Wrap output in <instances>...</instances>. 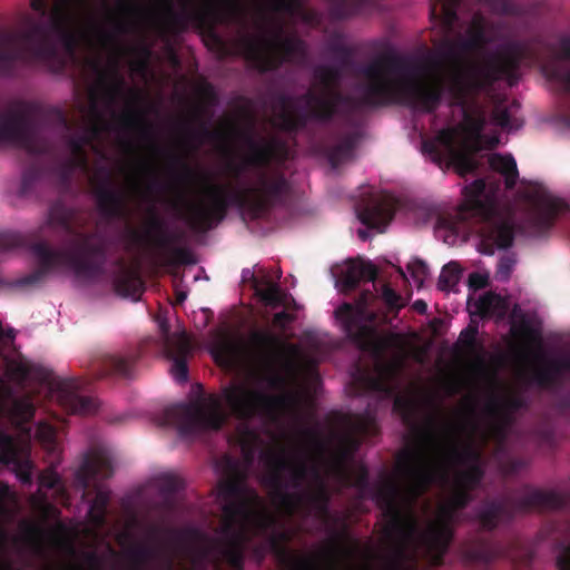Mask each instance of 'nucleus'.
I'll return each instance as SVG.
<instances>
[{"label":"nucleus","mask_w":570,"mask_h":570,"mask_svg":"<svg viewBox=\"0 0 570 570\" xmlns=\"http://www.w3.org/2000/svg\"><path fill=\"white\" fill-rule=\"evenodd\" d=\"M37 106L28 101H14L8 111H0V144L10 142L31 155H42L46 146L38 144L32 118Z\"/></svg>","instance_id":"nucleus-18"},{"label":"nucleus","mask_w":570,"mask_h":570,"mask_svg":"<svg viewBox=\"0 0 570 570\" xmlns=\"http://www.w3.org/2000/svg\"><path fill=\"white\" fill-rule=\"evenodd\" d=\"M382 299L390 309H400L402 307L401 295L387 284L382 288Z\"/></svg>","instance_id":"nucleus-51"},{"label":"nucleus","mask_w":570,"mask_h":570,"mask_svg":"<svg viewBox=\"0 0 570 570\" xmlns=\"http://www.w3.org/2000/svg\"><path fill=\"white\" fill-rule=\"evenodd\" d=\"M227 475L218 484L223 519L219 537L214 540L220 558L233 569H244V550L255 534L266 533L271 552L287 570H336L346 531L332 530L331 547L313 554H299L288 548L293 534L276 529L277 519L268 512L257 491L247 484L248 471L238 460L223 459Z\"/></svg>","instance_id":"nucleus-3"},{"label":"nucleus","mask_w":570,"mask_h":570,"mask_svg":"<svg viewBox=\"0 0 570 570\" xmlns=\"http://www.w3.org/2000/svg\"><path fill=\"white\" fill-rule=\"evenodd\" d=\"M9 419L17 424L32 420L36 409L29 396L14 397L6 409Z\"/></svg>","instance_id":"nucleus-41"},{"label":"nucleus","mask_w":570,"mask_h":570,"mask_svg":"<svg viewBox=\"0 0 570 570\" xmlns=\"http://www.w3.org/2000/svg\"><path fill=\"white\" fill-rule=\"evenodd\" d=\"M489 166L492 170L504 177L505 188H514L519 178L517 163L511 155L493 154L489 157Z\"/></svg>","instance_id":"nucleus-38"},{"label":"nucleus","mask_w":570,"mask_h":570,"mask_svg":"<svg viewBox=\"0 0 570 570\" xmlns=\"http://www.w3.org/2000/svg\"><path fill=\"white\" fill-rule=\"evenodd\" d=\"M236 436L246 463L247 465H250L254 461L255 453L262 443L261 435L257 433V431L248 426L247 423H242L237 428Z\"/></svg>","instance_id":"nucleus-39"},{"label":"nucleus","mask_w":570,"mask_h":570,"mask_svg":"<svg viewBox=\"0 0 570 570\" xmlns=\"http://www.w3.org/2000/svg\"><path fill=\"white\" fill-rule=\"evenodd\" d=\"M0 461L6 465H12L22 483H31V462L21 458L14 438L3 431H0Z\"/></svg>","instance_id":"nucleus-30"},{"label":"nucleus","mask_w":570,"mask_h":570,"mask_svg":"<svg viewBox=\"0 0 570 570\" xmlns=\"http://www.w3.org/2000/svg\"><path fill=\"white\" fill-rule=\"evenodd\" d=\"M157 489L163 497V505L167 510H174V495L184 488L183 480L175 474H161L156 479Z\"/></svg>","instance_id":"nucleus-40"},{"label":"nucleus","mask_w":570,"mask_h":570,"mask_svg":"<svg viewBox=\"0 0 570 570\" xmlns=\"http://www.w3.org/2000/svg\"><path fill=\"white\" fill-rule=\"evenodd\" d=\"M239 43L244 55L262 72L275 71L284 62H302L306 59L305 42L297 36H283V28L272 38L243 35Z\"/></svg>","instance_id":"nucleus-17"},{"label":"nucleus","mask_w":570,"mask_h":570,"mask_svg":"<svg viewBox=\"0 0 570 570\" xmlns=\"http://www.w3.org/2000/svg\"><path fill=\"white\" fill-rule=\"evenodd\" d=\"M198 92L199 95L210 105L215 104L216 100H217V95L215 92V89L214 87L206 82L204 85H202L199 88H198Z\"/></svg>","instance_id":"nucleus-60"},{"label":"nucleus","mask_w":570,"mask_h":570,"mask_svg":"<svg viewBox=\"0 0 570 570\" xmlns=\"http://www.w3.org/2000/svg\"><path fill=\"white\" fill-rule=\"evenodd\" d=\"M161 330L166 335L167 356L173 362L170 372L178 383H185L188 380L187 358L191 352L190 342L185 334L170 337L168 334L169 328L166 324L161 325Z\"/></svg>","instance_id":"nucleus-27"},{"label":"nucleus","mask_w":570,"mask_h":570,"mask_svg":"<svg viewBox=\"0 0 570 570\" xmlns=\"http://www.w3.org/2000/svg\"><path fill=\"white\" fill-rule=\"evenodd\" d=\"M244 127L237 121H228L226 132L209 130L202 125L199 130H189V138L199 142L203 139L233 138L242 141L249 154L244 164L255 167L252 179L246 185H223L207 183L203 196L196 199L181 198L177 205L179 217L188 227L198 233H206L222 223L230 207L246 210L253 219L263 218L269 212L285 203L291 186L285 175L279 170L265 169L275 158L284 144L275 138H261L254 135L256 119L246 108L240 111Z\"/></svg>","instance_id":"nucleus-2"},{"label":"nucleus","mask_w":570,"mask_h":570,"mask_svg":"<svg viewBox=\"0 0 570 570\" xmlns=\"http://www.w3.org/2000/svg\"><path fill=\"white\" fill-rule=\"evenodd\" d=\"M468 282H469L470 288L478 291V289H483L488 286L489 278L487 275H483L478 272H473L469 275Z\"/></svg>","instance_id":"nucleus-59"},{"label":"nucleus","mask_w":570,"mask_h":570,"mask_svg":"<svg viewBox=\"0 0 570 570\" xmlns=\"http://www.w3.org/2000/svg\"><path fill=\"white\" fill-rule=\"evenodd\" d=\"M374 298L370 289L363 291L354 303H343L334 312L335 318L348 340L360 346L367 344L373 336L371 323L375 315L368 311Z\"/></svg>","instance_id":"nucleus-21"},{"label":"nucleus","mask_w":570,"mask_h":570,"mask_svg":"<svg viewBox=\"0 0 570 570\" xmlns=\"http://www.w3.org/2000/svg\"><path fill=\"white\" fill-rule=\"evenodd\" d=\"M397 202L390 195L373 196L357 207V217L363 225L383 233L393 220Z\"/></svg>","instance_id":"nucleus-23"},{"label":"nucleus","mask_w":570,"mask_h":570,"mask_svg":"<svg viewBox=\"0 0 570 570\" xmlns=\"http://www.w3.org/2000/svg\"><path fill=\"white\" fill-rule=\"evenodd\" d=\"M81 387V381L76 379L62 380L57 383V400L66 412L88 415L96 411L97 403L95 399L82 395Z\"/></svg>","instance_id":"nucleus-25"},{"label":"nucleus","mask_w":570,"mask_h":570,"mask_svg":"<svg viewBox=\"0 0 570 570\" xmlns=\"http://www.w3.org/2000/svg\"><path fill=\"white\" fill-rule=\"evenodd\" d=\"M330 50L335 56H337V58H340V60L342 61L343 65L350 63L353 52L347 46H345L341 42H333L330 45Z\"/></svg>","instance_id":"nucleus-54"},{"label":"nucleus","mask_w":570,"mask_h":570,"mask_svg":"<svg viewBox=\"0 0 570 570\" xmlns=\"http://www.w3.org/2000/svg\"><path fill=\"white\" fill-rule=\"evenodd\" d=\"M377 273V268L371 262L351 258L341 268L337 284L341 286V291L347 294L356 289L362 281L374 282Z\"/></svg>","instance_id":"nucleus-28"},{"label":"nucleus","mask_w":570,"mask_h":570,"mask_svg":"<svg viewBox=\"0 0 570 570\" xmlns=\"http://www.w3.org/2000/svg\"><path fill=\"white\" fill-rule=\"evenodd\" d=\"M169 161L173 166H179L184 180H190L196 176V171L180 156L170 154Z\"/></svg>","instance_id":"nucleus-53"},{"label":"nucleus","mask_w":570,"mask_h":570,"mask_svg":"<svg viewBox=\"0 0 570 570\" xmlns=\"http://www.w3.org/2000/svg\"><path fill=\"white\" fill-rule=\"evenodd\" d=\"M514 261L511 257H502L498 264L497 278L505 281L510 277Z\"/></svg>","instance_id":"nucleus-56"},{"label":"nucleus","mask_w":570,"mask_h":570,"mask_svg":"<svg viewBox=\"0 0 570 570\" xmlns=\"http://www.w3.org/2000/svg\"><path fill=\"white\" fill-rule=\"evenodd\" d=\"M167 533L170 534L177 541H184L199 535L198 530L194 528H186L183 530L168 529Z\"/></svg>","instance_id":"nucleus-58"},{"label":"nucleus","mask_w":570,"mask_h":570,"mask_svg":"<svg viewBox=\"0 0 570 570\" xmlns=\"http://www.w3.org/2000/svg\"><path fill=\"white\" fill-rule=\"evenodd\" d=\"M249 277L255 294L259 299L271 308H277L279 306L287 307L289 301L294 303V298L284 292L278 284L272 282L267 276L262 278L257 277L249 269L243 271V279Z\"/></svg>","instance_id":"nucleus-29"},{"label":"nucleus","mask_w":570,"mask_h":570,"mask_svg":"<svg viewBox=\"0 0 570 570\" xmlns=\"http://www.w3.org/2000/svg\"><path fill=\"white\" fill-rule=\"evenodd\" d=\"M473 95H470L469 99ZM463 109V125L461 127H448L441 129L433 139L422 142V151L440 168L453 167L460 176L473 174L479 168V161L473 157L474 153L484 147L494 149L499 142L497 137H487L482 134L485 125L483 116L472 115Z\"/></svg>","instance_id":"nucleus-12"},{"label":"nucleus","mask_w":570,"mask_h":570,"mask_svg":"<svg viewBox=\"0 0 570 570\" xmlns=\"http://www.w3.org/2000/svg\"><path fill=\"white\" fill-rule=\"evenodd\" d=\"M91 2H30L37 19L28 18L21 30L4 31L0 28V42L8 47L0 48V76H10L19 61L41 60L59 62L60 49L73 57L81 43L91 49L110 51L107 67L100 59L88 58L87 66L97 75L98 83L104 89L110 105L117 99L128 97V106L120 114H112L119 128L137 131L144 139L153 141V149L159 150L154 141V125L147 119V111L140 108L145 101L139 90L127 89L125 78L119 72V59L124 53L120 37L132 32L136 23L127 18L107 13L104 20L88 14L83 22L72 4ZM110 4L111 2H99ZM115 4H142L144 2H114ZM161 4L163 14L156 20L155 28L165 42L194 29L200 33L206 45L220 57L229 55V48L218 35L216 24L219 16L215 4L229 2H148Z\"/></svg>","instance_id":"nucleus-1"},{"label":"nucleus","mask_w":570,"mask_h":570,"mask_svg":"<svg viewBox=\"0 0 570 570\" xmlns=\"http://www.w3.org/2000/svg\"><path fill=\"white\" fill-rule=\"evenodd\" d=\"M89 185L98 212L104 218L112 220L128 217L126 195L117 188L114 173L108 166H95Z\"/></svg>","instance_id":"nucleus-20"},{"label":"nucleus","mask_w":570,"mask_h":570,"mask_svg":"<svg viewBox=\"0 0 570 570\" xmlns=\"http://www.w3.org/2000/svg\"><path fill=\"white\" fill-rule=\"evenodd\" d=\"M464 202L460 205L459 214L462 219H472L473 228L480 237V252L484 255L494 254L495 249L512 246L514 229L497 208L495 203L484 197L485 180L475 179L464 189Z\"/></svg>","instance_id":"nucleus-13"},{"label":"nucleus","mask_w":570,"mask_h":570,"mask_svg":"<svg viewBox=\"0 0 570 570\" xmlns=\"http://www.w3.org/2000/svg\"><path fill=\"white\" fill-rule=\"evenodd\" d=\"M140 356L141 350L138 346L125 352L107 355L102 360V374L131 379Z\"/></svg>","instance_id":"nucleus-32"},{"label":"nucleus","mask_w":570,"mask_h":570,"mask_svg":"<svg viewBox=\"0 0 570 570\" xmlns=\"http://www.w3.org/2000/svg\"><path fill=\"white\" fill-rule=\"evenodd\" d=\"M171 253L174 258L181 264L194 263L191 253L186 248L176 247L173 248Z\"/></svg>","instance_id":"nucleus-61"},{"label":"nucleus","mask_w":570,"mask_h":570,"mask_svg":"<svg viewBox=\"0 0 570 570\" xmlns=\"http://www.w3.org/2000/svg\"><path fill=\"white\" fill-rule=\"evenodd\" d=\"M360 141V134L351 131L340 138V140L326 147L325 154L332 167L336 168L353 157L354 150Z\"/></svg>","instance_id":"nucleus-35"},{"label":"nucleus","mask_w":570,"mask_h":570,"mask_svg":"<svg viewBox=\"0 0 570 570\" xmlns=\"http://www.w3.org/2000/svg\"><path fill=\"white\" fill-rule=\"evenodd\" d=\"M284 350L293 354L297 353L296 345L285 343L268 330H255L249 335L248 357L256 365L268 370L263 381L272 389H279L285 384L284 376L273 370L276 358Z\"/></svg>","instance_id":"nucleus-19"},{"label":"nucleus","mask_w":570,"mask_h":570,"mask_svg":"<svg viewBox=\"0 0 570 570\" xmlns=\"http://www.w3.org/2000/svg\"><path fill=\"white\" fill-rule=\"evenodd\" d=\"M223 402L242 421L259 419L276 422L287 403L285 395L271 394L262 389L233 382L220 395H200L188 403H178L164 410L160 424L175 426L180 436L218 431L226 422Z\"/></svg>","instance_id":"nucleus-7"},{"label":"nucleus","mask_w":570,"mask_h":570,"mask_svg":"<svg viewBox=\"0 0 570 570\" xmlns=\"http://www.w3.org/2000/svg\"><path fill=\"white\" fill-rule=\"evenodd\" d=\"M109 130H111L110 122L99 109L96 100H91L85 122L75 134L66 136L70 155L55 166V173L62 186L68 187L71 184L72 176L77 169L88 170L89 158L87 148L100 153L97 142Z\"/></svg>","instance_id":"nucleus-16"},{"label":"nucleus","mask_w":570,"mask_h":570,"mask_svg":"<svg viewBox=\"0 0 570 570\" xmlns=\"http://www.w3.org/2000/svg\"><path fill=\"white\" fill-rule=\"evenodd\" d=\"M492 119L495 125L500 126L503 129H511V115L507 108L497 106L492 111Z\"/></svg>","instance_id":"nucleus-52"},{"label":"nucleus","mask_w":570,"mask_h":570,"mask_svg":"<svg viewBox=\"0 0 570 570\" xmlns=\"http://www.w3.org/2000/svg\"><path fill=\"white\" fill-rule=\"evenodd\" d=\"M393 410L401 415L403 422L405 424H411L414 428L415 436L417 445L415 449L420 448V429H429L434 423V429H436V421L434 417H430L429 422L425 426L414 425V419L416 415V404L415 402L407 396H396L393 402Z\"/></svg>","instance_id":"nucleus-37"},{"label":"nucleus","mask_w":570,"mask_h":570,"mask_svg":"<svg viewBox=\"0 0 570 570\" xmlns=\"http://www.w3.org/2000/svg\"><path fill=\"white\" fill-rule=\"evenodd\" d=\"M139 50H140V53L142 56V59L138 60L135 63V69L145 71L147 69V66H148V59H149V57L151 55V50L147 46L141 47Z\"/></svg>","instance_id":"nucleus-62"},{"label":"nucleus","mask_w":570,"mask_h":570,"mask_svg":"<svg viewBox=\"0 0 570 570\" xmlns=\"http://www.w3.org/2000/svg\"><path fill=\"white\" fill-rule=\"evenodd\" d=\"M314 77L320 81V92L309 89L299 97L306 109H294L293 100L287 95L281 94L277 98L281 110L276 118L282 131L294 134L306 128L311 120L330 122L336 115L350 111L354 108V99L343 94L338 88L341 70L333 66H317Z\"/></svg>","instance_id":"nucleus-11"},{"label":"nucleus","mask_w":570,"mask_h":570,"mask_svg":"<svg viewBox=\"0 0 570 570\" xmlns=\"http://www.w3.org/2000/svg\"><path fill=\"white\" fill-rule=\"evenodd\" d=\"M226 168H227L228 173L230 174V176L234 178V180H238V178L240 177V175L244 170L243 166L236 165L232 161L227 164Z\"/></svg>","instance_id":"nucleus-64"},{"label":"nucleus","mask_w":570,"mask_h":570,"mask_svg":"<svg viewBox=\"0 0 570 570\" xmlns=\"http://www.w3.org/2000/svg\"><path fill=\"white\" fill-rule=\"evenodd\" d=\"M40 487L46 489H56L60 485V476L53 470L42 473L39 478Z\"/></svg>","instance_id":"nucleus-55"},{"label":"nucleus","mask_w":570,"mask_h":570,"mask_svg":"<svg viewBox=\"0 0 570 570\" xmlns=\"http://www.w3.org/2000/svg\"><path fill=\"white\" fill-rule=\"evenodd\" d=\"M461 553L464 562L469 564L488 566L499 558L514 559L510 549L502 542L481 538L465 542L461 547Z\"/></svg>","instance_id":"nucleus-26"},{"label":"nucleus","mask_w":570,"mask_h":570,"mask_svg":"<svg viewBox=\"0 0 570 570\" xmlns=\"http://www.w3.org/2000/svg\"><path fill=\"white\" fill-rule=\"evenodd\" d=\"M568 210V205L559 198H543L535 214L537 224L541 229H549L553 226L556 218Z\"/></svg>","instance_id":"nucleus-36"},{"label":"nucleus","mask_w":570,"mask_h":570,"mask_svg":"<svg viewBox=\"0 0 570 570\" xmlns=\"http://www.w3.org/2000/svg\"><path fill=\"white\" fill-rule=\"evenodd\" d=\"M376 373L360 371L354 381L364 391L385 392L387 391L389 380L393 375V367L389 364L380 363L375 366Z\"/></svg>","instance_id":"nucleus-34"},{"label":"nucleus","mask_w":570,"mask_h":570,"mask_svg":"<svg viewBox=\"0 0 570 570\" xmlns=\"http://www.w3.org/2000/svg\"><path fill=\"white\" fill-rule=\"evenodd\" d=\"M570 509V492L530 489L525 491V512ZM558 570H570V544L557 557Z\"/></svg>","instance_id":"nucleus-22"},{"label":"nucleus","mask_w":570,"mask_h":570,"mask_svg":"<svg viewBox=\"0 0 570 570\" xmlns=\"http://www.w3.org/2000/svg\"><path fill=\"white\" fill-rule=\"evenodd\" d=\"M461 2H431L430 14L439 18L446 30H452L459 22L458 9Z\"/></svg>","instance_id":"nucleus-42"},{"label":"nucleus","mask_w":570,"mask_h":570,"mask_svg":"<svg viewBox=\"0 0 570 570\" xmlns=\"http://www.w3.org/2000/svg\"><path fill=\"white\" fill-rule=\"evenodd\" d=\"M501 302L502 299L499 295L487 293L476 303L478 313L482 316L492 315L500 307Z\"/></svg>","instance_id":"nucleus-47"},{"label":"nucleus","mask_w":570,"mask_h":570,"mask_svg":"<svg viewBox=\"0 0 570 570\" xmlns=\"http://www.w3.org/2000/svg\"><path fill=\"white\" fill-rule=\"evenodd\" d=\"M130 237L135 243H142L145 239L153 240L155 245L161 248L180 239L178 235H171L165 230L163 220L155 213L150 215L145 233L131 230Z\"/></svg>","instance_id":"nucleus-33"},{"label":"nucleus","mask_w":570,"mask_h":570,"mask_svg":"<svg viewBox=\"0 0 570 570\" xmlns=\"http://www.w3.org/2000/svg\"><path fill=\"white\" fill-rule=\"evenodd\" d=\"M114 474L112 461L109 452L102 448L89 450L76 472V483L82 490V498L89 501L88 520L100 529L107 523L108 505L110 502V490L101 481L111 478Z\"/></svg>","instance_id":"nucleus-15"},{"label":"nucleus","mask_w":570,"mask_h":570,"mask_svg":"<svg viewBox=\"0 0 570 570\" xmlns=\"http://www.w3.org/2000/svg\"><path fill=\"white\" fill-rule=\"evenodd\" d=\"M462 423L445 420L440 430L434 423L429 429H420V448L402 453L400 465L413 469L419 482V493L429 491L438 483L452 482L478 489L484 478L481 451L472 442H461Z\"/></svg>","instance_id":"nucleus-6"},{"label":"nucleus","mask_w":570,"mask_h":570,"mask_svg":"<svg viewBox=\"0 0 570 570\" xmlns=\"http://www.w3.org/2000/svg\"><path fill=\"white\" fill-rule=\"evenodd\" d=\"M560 55L542 67L546 77L570 94V38L563 37L559 41Z\"/></svg>","instance_id":"nucleus-31"},{"label":"nucleus","mask_w":570,"mask_h":570,"mask_svg":"<svg viewBox=\"0 0 570 570\" xmlns=\"http://www.w3.org/2000/svg\"><path fill=\"white\" fill-rule=\"evenodd\" d=\"M213 355L217 363L233 366L240 360V350L234 342L225 340L214 347Z\"/></svg>","instance_id":"nucleus-43"},{"label":"nucleus","mask_w":570,"mask_h":570,"mask_svg":"<svg viewBox=\"0 0 570 570\" xmlns=\"http://www.w3.org/2000/svg\"><path fill=\"white\" fill-rule=\"evenodd\" d=\"M461 274H462V268L460 267L459 263L450 262V263L445 264L443 266L440 277H439V282H438L439 289L445 291V292L453 289L458 285V283L461 278Z\"/></svg>","instance_id":"nucleus-44"},{"label":"nucleus","mask_w":570,"mask_h":570,"mask_svg":"<svg viewBox=\"0 0 570 570\" xmlns=\"http://www.w3.org/2000/svg\"><path fill=\"white\" fill-rule=\"evenodd\" d=\"M400 470L406 481L404 489L393 481H385L374 493L376 504L387 520V570H419L420 561L432 567L441 566L454 537L458 512L474 500V490L452 482L451 493L440 504L435 520L423 529L415 507L428 491L419 493L420 484L413 469L400 465Z\"/></svg>","instance_id":"nucleus-4"},{"label":"nucleus","mask_w":570,"mask_h":570,"mask_svg":"<svg viewBox=\"0 0 570 570\" xmlns=\"http://www.w3.org/2000/svg\"><path fill=\"white\" fill-rule=\"evenodd\" d=\"M527 407V402L521 394H511L502 399H493L488 405L491 415L497 417L492 425V433L501 449L507 440V430L513 421V414Z\"/></svg>","instance_id":"nucleus-24"},{"label":"nucleus","mask_w":570,"mask_h":570,"mask_svg":"<svg viewBox=\"0 0 570 570\" xmlns=\"http://www.w3.org/2000/svg\"><path fill=\"white\" fill-rule=\"evenodd\" d=\"M265 456L269 468L266 483L272 489L273 501L287 515H293L298 509L305 515L314 514L328 527L330 534L334 529L345 530L346 537L342 543L343 550L338 552V563L342 559L350 558L352 550L347 546L348 529L344 520L330 511L332 495L318 464H309L302 456H288L285 450L268 452ZM327 547H331V537Z\"/></svg>","instance_id":"nucleus-8"},{"label":"nucleus","mask_w":570,"mask_h":570,"mask_svg":"<svg viewBox=\"0 0 570 570\" xmlns=\"http://www.w3.org/2000/svg\"><path fill=\"white\" fill-rule=\"evenodd\" d=\"M334 424L335 429L331 432L328 440L314 429H306L303 434L317 459L327 453L331 442L335 443L331 465L336 474L345 476L347 464L353 460L363 440L376 435L379 428L373 417L360 414H337Z\"/></svg>","instance_id":"nucleus-14"},{"label":"nucleus","mask_w":570,"mask_h":570,"mask_svg":"<svg viewBox=\"0 0 570 570\" xmlns=\"http://www.w3.org/2000/svg\"><path fill=\"white\" fill-rule=\"evenodd\" d=\"M11 497L10 488L7 483L0 481V513L3 511L4 501Z\"/></svg>","instance_id":"nucleus-63"},{"label":"nucleus","mask_w":570,"mask_h":570,"mask_svg":"<svg viewBox=\"0 0 570 570\" xmlns=\"http://www.w3.org/2000/svg\"><path fill=\"white\" fill-rule=\"evenodd\" d=\"M423 70L412 57L386 50L358 69L364 82L358 86L360 104L381 107L402 101L407 107L432 114L440 107L445 86L441 77L432 82L416 80Z\"/></svg>","instance_id":"nucleus-9"},{"label":"nucleus","mask_w":570,"mask_h":570,"mask_svg":"<svg viewBox=\"0 0 570 570\" xmlns=\"http://www.w3.org/2000/svg\"><path fill=\"white\" fill-rule=\"evenodd\" d=\"M42 174L43 168L40 164L33 163L28 166L22 173L20 194L22 196L28 195L33 188L35 183L41 178Z\"/></svg>","instance_id":"nucleus-46"},{"label":"nucleus","mask_w":570,"mask_h":570,"mask_svg":"<svg viewBox=\"0 0 570 570\" xmlns=\"http://www.w3.org/2000/svg\"><path fill=\"white\" fill-rule=\"evenodd\" d=\"M468 38L459 41H445L438 53L425 58L431 68H439L444 61L450 62L448 91L450 106L463 107L470 95L492 87L505 79L510 86L519 80V68L528 53V46L521 40L503 42L493 52L487 53L482 62L463 63L461 53L482 50L492 39L487 31L483 17L474 14L468 29Z\"/></svg>","instance_id":"nucleus-5"},{"label":"nucleus","mask_w":570,"mask_h":570,"mask_svg":"<svg viewBox=\"0 0 570 570\" xmlns=\"http://www.w3.org/2000/svg\"><path fill=\"white\" fill-rule=\"evenodd\" d=\"M295 321V315L285 311L278 312L273 317V325L281 331H285L287 326Z\"/></svg>","instance_id":"nucleus-57"},{"label":"nucleus","mask_w":570,"mask_h":570,"mask_svg":"<svg viewBox=\"0 0 570 570\" xmlns=\"http://www.w3.org/2000/svg\"><path fill=\"white\" fill-rule=\"evenodd\" d=\"M47 224L52 228H60L68 237L67 249H57L45 240L35 242L30 252L37 267L29 274L17 278V287L37 286L60 267L71 268L77 276L92 277L100 272V264L94 258L105 259L106 247L99 242L95 243V233L83 230L86 219L81 212L57 200L49 207Z\"/></svg>","instance_id":"nucleus-10"},{"label":"nucleus","mask_w":570,"mask_h":570,"mask_svg":"<svg viewBox=\"0 0 570 570\" xmlns=\"http://www.w3.org/2000/svg\"><path fill=\"white\" fill-rule=\"evenodd\" d=\"M407 269L412 276V278L419 284V285H422L425 277L428 276L429 274V267L428 265L421 261V259H415L414 262H412L409 266H407Z\"/></svg>","instance_id":"nucleus-50"},{"label":"nucleus","mask_w":570,"mask_h":570,"mask_svg":"<svg viewBox=\"0 0 570 570\" xmlns=\"http://www.w3.org/2000/svg\"><path fill=\"white\" fill-rule=\"evenodd\" d=\"M476 336L478 328L475 326L469 325L460 333L458 342L462 344L466 352H473L476 348Z\"/></svg>","instance_id":"nucleus-49"},{"label":"nucleus","mask_w":570,"mask_h":570,"mask_svg":"<svg viewBox=\"0 0 570 570\" xmlns=\"http://www.w3.org/2000/svg\"><path fill=\"white\" fill-rule=\"evenodd\" d=\"M36 436L39 440V442L43 445V448H46L49 452H57V431L52 425L48 423H40L37 426Z\"/></svg>","instance_id":"nucleus-45"},{"label":"nucleus","mask_w":570,"mask_h":570,"mask_svg":"<svg viewBox=\"0 0 570 570\" xmlns=\"http://www.w3.org/2000/svg\"><path fill=\"white\" fill-rule=\"evenodd\" d=\"M157 556V549L147 544H139L130 549L129 558L138 566L145 564Z\"/></svg>","instance_id":"nucleus-48"}]
</instances>
